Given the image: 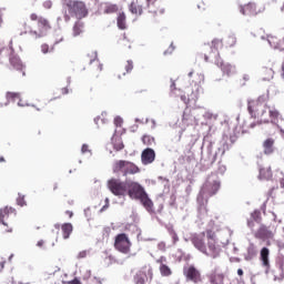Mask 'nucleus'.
I'll return each mask as SVG.
<instances>
[{
	"label": "nucleus",
	"instance_id": "obj_1",
	"mask_svg": "<svg viewBox=\"0 0 284 284\" xmlns=\"http://www.w3.org/2000/svg\"><path fill=\"white\" fill-rule=\"evenodd\" d=\"M237 139L239 132H236V126H233L232 130L227 129L224 131L220 142H216V139H214L212 134L205 135L203 144L200 146L201 150L206 148L205 152H202V158L200 160L202 170H210L217 159H223L225 152L232 149V145L236 143Z\"/></svg>",
	"mask_w": 284,
	"mask_h": 284
},
{
	"label": "nucleus",
	"instance_id": "obj_2",
	"mask_svg": "<svg viewBox=\"0 0 284 284\" xmlns=\"http://www.w3.org/2000/svg\"><path fill=\"white\" fill-rule=\"evenodd\" d=\"M221 190V179L217 173H211L197 194V213L200 216L207 214V199Z\"/></svg>",
	"mask_w": 284,
	"mask_h": 284
},
{
	"label": "nucleus",
	"instance_id": "obj_3",
	"mask_svg": "<svg viewBox=\"0 0 284 284\" xmlns=\"http://www.w3.org/2000/svg\"><path fill=\"white\" fill-rule=\"evenodd\" d=\"M126 196L132 199V201H140L149 214H154V202H152V199H150V195L141 183L129 180Z\"/></svg>",
	"mask_w": 284,
	"mask_h": 284
},
{
	"label": "nucleus",
	"instance_id": "obj_4",
	"mask_svg": "<svg viewBox=\"0 0 284 284\" xmlns=\"http://www.w3.org/2000/svg\"><path fill=\"white\" fill-rule=\"evenodd\" d=\"M268 110L271 123L276 125L278 123V116H281V113L275 108H270L267 105L264 106H256V102L254 100L247 101V111L252 119H258V116H265V113Z\"/></svg>",
	"mask_w": 284,
	"mask_h": 284
},
{
	"label": "nucleus",
	"instance_id": "obj_5",
	"mask_svg": "<svg viewBox=\"0 0 284 284\" xmlns=\"http://www.w3.org/2000/svg\"><path fill=\"white\" fill-rule=\"evenodd\" d=\"M206 253L205 256H210L211 258H219L221 256V245H219V239H216V233L212 230H206Z\"/></svg>",
	"mask_w": 284,
	"mask_h": 284
},
{
	"label": "nucleus",
	"instance_id": "obj_6",
	"mask_svg": "<svg viewBox=\"0 0 284 284\" xmlns=\"http://www.w3.org/2000/svg\"><path fill=\"white\" fill-rule=\"evenodd\" d=\"M130 180L121 181V179L112 178L108 180L106 187L113 194L121 199L122 196H128V185Z\"/></svg>",
	"mask_w": 284,
	"mask_h": 284
},
{
	"label": "nucleus",
	"instance_id": "obj_7",
	"mask_svg": "<svg viewBox=\"0 0 284 284\" xmlns=\"http://www.w3.org/2000/svg\"><path fill=\"white\" fill-rule=\"evenodd\" d=\"M119 172H122L123 176H128V174H139L141 169L133 162L120 160L113 163V173L119 174Z\"/></svg>",
	"mask_w": 284,
	"mask_h": 284
},
{
	"label": "nucleus",
	"instance_id": "obj_8",
	"mask_svg": "<svg viewBox=\"0 0 284 284\" xmlns=\"http://www.w3.org/2000/svg\"><path fill=\"white\" fill-rule=\"evenodd\" d=\"M67 8L69 10V14L71 17H75V19H84V17L88 14V8L85 7V3L81 1H70L67 3Z\"/></svg>",
	"mask_w": 284,
	"mask_h": 284
},
{
	"label": "nucleus",
	"instance_id": "obj_9",
	"mask_svg": "<svg viewBox=\"0 0 284 284\" xmlns=\"http://www.w3.org/2000/svg\"><path fill=\"white\" fill-rule=\"evenodd\" d=\"M199 121H201V108L184 110L182 115V122L184 125H199Z\"/></svg>",
	"mask_w": 284,
	"mask_h": 284
},
{
	"label": "nucleus",
	"instance_id": "obj_10",
	"mask_svg": "<svg viewBox=\"0 0 284 284\" xmlns=\"http://www.w3.org/2000/svg\"><path fill=\"white\" fill-rule=\"evenodd\" d=\"M114 247L115 250H118V252H121V254H129L130 248L132 247V242H130V237H128V234H118L115 236Z\"/></svg>",
	"mask_w": 284,
	"mask_h": 284
},
{
	"label": "nucleus",
	"instance_id": "obj_11",
	"mask_svg": "<svg viewBox=\"0 0 284 284\" xmlns=\"http://www.w3.org/2000/svg\"><path fill=\"white\" fill-rule=\"evenodd\" d=\"M215 64L217 65V68H220L223 77H234V74H236V65L230 63V62H225L223 60H221V58H216L215 59Z\"/></svg>",
	"mask_w": 284,
	"mask_h": 284
},
{
	"label": "nucleus",
	"instance_id": "obj_12",
	"mask_svg": "<svg viewBox=\"0 0 284 284\" xmlns=\"http://www.w3.org/2000/svg\"><path fill=\"white\" fill-rule=\"evenodd\" d=\"M205 234L206 233L203 232L201 234H193L190 237L192 245L195 247V250H197L202 254H207V245H205V239H204Z\"/></svg>",
	"mask_w": 284,
	"mask_h": 284
},
{
	"label": "nucleus",
	"instance_id": "obj_13",
	"mask_svg": "<svg viewBox=\"0 0 284 284\" xmlns=\"http://www.w3.org/2000/svg\"><path fill=\"white\" fill-rule=\"evenodd\" d=\"M191 87H192V92L190 95L186 97L185 94H182L180 97L181 101H183L185 105H190V103H196V101H199L201 84L195 82L194 84L191 83Z\"/></svg>",
	"mask_w": 284,
	"mask_h": 284
},
{
	"label": "nucleus",
	"instance_id": "obj_14",
	"mask_svg": "<svg viewBox=\"0 0 284 284\" xmlns=\"http://www.w3.org/2000/svg\"><path fill=\"white\" fill-rule=\"evenodd\" d=\"M39 26L40 28H42V30L40 31H29V34L31 37H33V39H41L43 37H45V34H48V30H50V22H48V20L45 18H41L39 20Z\"/></svg>",
	"mask_w": 284,
	"mask_h": 284
},
{
	"label": "nucleus",
	"instance_id": "obj_15",
	"mask_svg": "<svg viewBox=\"0 0 284 284\" xmlns=\"http://www.w3.org/2000/svg\"><path fill=\"white\" fill-rule=\"evenodd\" d=\"M265 8H262V10L260 9L256 11V3L253 2H248L247 4L240 7V12L244 17H256V14H260V12H263Z\"/></svg>",
	"mask_w": 284,
	"mask_h": 284
},
{
	"label": "nucleus",
	"instance_id": "obj_16",
	"mask_svg": "<svg viewBox=\"0 0 284 284\" xmlns=\"http://www.w3.org/2000/svg\"><path fill=\"white\" fill-rule=\"evenodd\" d=\"M152 268H143L141 271H138L134 275V283L135 284H145L146 281H152Z\"/></svg>",
	"mask_w": 284,
	"mask_h": 284
},
{
	"label": "nucleus",
	"instance_id": "obj_17",
	"mask_svg": "<svg viewBox=\"0 0 284 284\" xmlns=\"http://www.w3.org/2000/svg\"><path fill=\"white\" fill-rule=\"evenodd\" d=\"M156 159V152L152 148H146L141 153L142 165H150L154 163Z\"/></svg>",
	"mask_w": 284,
	"mask_h": 284
},
{
	"label": "nucleus",
	"instance_id": "obj_18",
	"mask_svg": "<svg viewBox=\"0 0 284 284\" xmlns=\"http://www.w3.org/2000/svg\"><path fill=\"white\" fill-rule=\"evenodd\" d=\"M200 116L204 119V121L201 122L202 125H209L211 128L212 123L219 119V114H214L203 108H200Z\"/></svg>",
	"mask_w": 284,
	"mask_h": 284
},
{
	"label": "nucleus",
	"instance_id": "obj_19",
	"mask_svg": "<svg viewBox=\"0 0 284 284\" xmlns=\"http://www.w3.org/2000/svg\"><path fill=\"white\" fill-rule=\"evenodd\" d=\"M209 281L211 284H232L231 282L225 283V274L219 272V268H214L209 274Z\"/></svg>",
	"mask_w": 284,
	"mask_h": 284
},
{
	"label": "nucleus",
	"instance_id": "obj_20",
	"mask_svg": "<svg viewBox=\"0 0 284 284\" xmlns=\"http://www.w3.org/2000/svg\"><path fill=\"white\" fill-rule=\"evenodd\" d=\"M255 239H260V241H268V239H274V232L270 231L265 224H262L255 233Z\"/></svg>",
	"mask_w": 284,
	"mask_h": 284
},
{
	"label": "nucleus",
	"instance_id": "obj_21",
	"mask_svg": "<svg viewBox=\"0 0 284 284\" xmlns=\"http://www.w3.org/2000/svg\"><path fill=\"white\" fill-rule=\"evenodd\" d=\"M184 275L187 281H192L193 283H199V281H201V273L194 266H190L186 270L184 268Z\"/></svg>",
	"mask_w": 284,
	"mask_h": 284
},
{
	"label": "nucleus",
	"instance_id": "obj_22",
	"mask_svg": "<svg viewBox=\"0 0 284 284\" xmlns=\"http://www.w3.org/2000/svg\"><path fill=\"white\" fill-rule=\"evenodd\" d=\"M274 143L275 141L273 138H268L263 142L262 148L266 156H272V154L276 151V148H274Z\"/></svg>",
	"mask_w": 284,
	"mask_h": 284
},
{
	"label": "nucleus",
	"instance_id": "obj_23",
	"mask_svg": "<svg viewBox=\"0 0 284 284\" xmlns=\"http://www.w3.org/2000/svg\"><path fill=\"white\" fill-rule=\"evenodd\" d=\"M9 214H14L17 215V209L14 207H8L6 206L4 209L0 210V223L1 225L8 226V223H6V216H8Z\"/></svg>",
	"mask_w": 284,
	"mask_h": 284
},
{
	"label": "nucleus",
	"instance_id": "obj_24",
	"mask_svg": "<svg viewBox=\"0 0 284 284\" xmlns=\"http://www.w3.org/2000/svg\"><path fill=\"white\" fill-rule=\"evenodd\" d=\"M257 255L258 250H256V245H254V243H250L246 250V254H244V258L246 261H254V258H256Z\"/></svg>",
	"mask_w": 284,
	"mask_h": 284
},
{
	"label": "nucleus",
	"instance_id": "obj_25",
	"mask_svg": "<svg viewBox=\"0 0 284 284\" xmlns=\"http://www.w3.org/2000/svg\"><path fill=\"white\" fill-rule=\"evenodd\" d=\"M9 61L14 70H23V62L21 61V58H19V55L11 53L9 57Z\"/></svg>",
	"mask_w": 284,
	"mask_h": 284
},
{
	"label": "nucleus",
	"instance_id": "obj_26",
	"mask_svg": "<svg viewBox=\"0 0 284 284\" xmlns=\"http://www.w3.org/2000/svg\"><path fill=\"white\" fill-rule=\"evenodd\" d=\"M260 258L264 267H270V248L267 246L262 247Z\"/></svg>",
	"mask_w": 284,
	"mask_h": 284
},
{
	"label": "nucleus",
	"instance_id": "obj_27",
	"mask_svg": "<svg viewBox=\"0 0 284 284\" xmlns=\"http://www.w3.org/2000/svg\"><path fill=\"white\" fill-rule=\"evenodd\" d=\"M85 27V24L83 23V21L78 20L75 21L74 26H73V32H72V37H79L81 34H83V28Z\"/></svg>",
	"mask_w": 284,
	"mask_h": 284
},
{
	"label": "nucleus",
	"instance_id": "obj_28",
	"mask_svg": "<svg viewBox=\"0 0 284 284\" xmlns=\"http://www.w3.org/2000/svg\"><path fill=\"white\" fill-rule=\"evenodd\" d=\"M62 230V236L64 240L70 239V234H72V230H74V227L72 226V223H64L61 226Z\"/></svg>",
	"mask_w": 284,
	"mask_h": 284
},
{
	"label": "nucleus",
	"instance_id": "obj_29",
	"mask_svg": "<svg viewBox=\"0 0 284 284\" xmlns=\"http://www.w3.org/2000/svg\"><path fill=\"white\" fill-rule=\"evenodd\" d=\"M258 179L260 181H270L272 179V169H260Z\"/></svg>",
	"mask_w": 284,
	"mask_h": 284
},
{
	"label": "nucleus",
	"instance_id": "obj_30",
	"mask_svg": "<svg viewBox=\"0 0 284 284\" xmlns=\"http://www.w3.org/2000/svg\"><path fill=\"white\" fill-rule=\"evenodd\" d=\"M116 23L119 30H125L128 26L125 24V12H120L116 18Z\"/></svg>",
	"mask_w": 284,
	"mask_h": 284
},
{
	"label": "nucleus",
	"instance_id": "obj_31",
	"mask_svg": "<svg viewBox=\"0 0 284 284\" xmlns=\"http://www.w3.org/2000/svg\"><path fill=\"white\" fill-rule=\"evenodd\" d=\"M114 12H119V7L116 4H104V11L103 14H114Z\"/></svg>",
	"mask_w": 284,
	"mask_h": 284
},
{
	"label": "nucleus",
	"instance_id": "obj_32",
	"mask_svg": "<svg viewBox=\"0 0 284 284\" xmlns=\"http://www.w3.org/2000/svg\"><path fill=\"white\" fill-rule=\"evenodd\" d=\"M7 102L4 103L6 106L10 105V101H17V99H21V94L17 92H7Z\"/></svg>",
	"mask_w": 284,
	"mask_h": 284
},
{
	"label": "nucleus",
	"instance_id": "obj_33",
	"mask_svg": "<svg viewBox=\"0 0 284 284\" xmlns=\"http://www.w3.org/2000/svg\"><path fill=\"white\" fill-rule=\"evenodd\" d=\"M223 40L220 39H214L212 41V47H211V52L212 54H214L215 57H219V45H222Z\"/></svg>",
	"mask_w": 284,
	"mask_h": 284
},
{
	"label": "nucleus",
	"instance_id": "obj_34",
	"mask_svg": "<svg viewBox=\"0 0 284 284\" xmlns=\"http://www.w3.org/2000/svg\"><path fill=\"white\" fill-rule=\"evenodd\" d=\"M116 136V131L115 133L113 134V136L111 138V141L113 143V148L114 150H116V152H121V150H123L125 148V145L123 144L122 141L120 142H114V138Z\"/></svg>",
	"mask_w": 284,
	"mask_h": 284
},
{
	"label": "nucleus",
	"instance_id": "obj_35",
	"mask_svg": "<svg viewBox=\"0 0 284 284\" xmlns=\"http://www.w3.org/2000/svg\"><path fill=\"white\" fill-rule=\"evenodd\" d=\"M160 272L162 276H172V270L166 264L160 265Z\"/></svg>",
	"mask_w": 284,
	"mask_h": 284
},
{
	"label": "nucleus",
	"instance_id": "obj_36",
	"mask_svg": "<svg viewBox=\"0 0 284 284\" xmlns=\"http://www.w3.org/2000/svg\"><path fill=\"white\" fill-rule=\"evenodd\" d=\"M266 101H267V95H260L257 98V100L254 101L255 108H263V106L267 105V104H265Z\"/></svg>",
	"mask_w": 284,
	"mask_h": 284
},
{
	"label": "nucleus",
	"instance_id": "obj_37",
	"mask_svg": "<svg viewBox=\"0 0 284 284\" xmlns=\"http://www.w3.org/2000/svg\"><path fill=\"white\" fill-rule=\"evenodd\" d=\"M168 232L173 241V244L176 245V243H179V234H176V231H174V227H169Z\"/></svg>",
	"mask_w": 284,
	"mask_h": 284
},
{
	"label": "nucleus",
	"instance_id": "obj_38",
	"mask_svg": "<svg viewBox=\"0 0 284 284\" xmlns=\"http://www.w3.org/2000/svg\"><path fill=\"white\" fill-rule=\"evenodd\" d=\"M251 219L255 221V223H261V210H254V212L251 213Z\"/></svg>",
	"mask_w": 284,
	"mask_h": 284
},
{
	"label": "nucleus",
	"instance_id": "obj_39",
	"mask_svg": "<svg viewBox=\"0 0 284 284\" xmlns=\"http://www.w3.org/2000/svg\"><path fill=\"white\" fill-rule=\"evenodd\" d=\"M142 143H144V145H152V143H154V136L143 135L142 136Z\"/></svg>",
	"mask_w": 284,
	"mask_h": 284
},
{
	"label": "nucleus",
	"instance_id": "obj_40",
	"mask_svg": "<svg viewBox=\"0 0 284 284\" xmlns=\"http://www.w3.org/2000/svg\"><path fill=\"white\" fill-rule=\"evenodd\" d=\"M227 45L230 48H234L236 45V36L235 34L229 36Z\"/></svg>",
	"mask_w": 284,
	"mask_h": 284
},
{
	"label": "nucleus",
	"instance_id": "obj_41",
	"mask_svg": "<svg viewBox=\"0 0 284 284\" xmlns=\"http://www.w3.org/2000/svg\"><path fill=\"white\" fill-rule=\"evenodd\" d=\"M216 172H217V174H221V176H223V174H225V172H227V166L225 164H222L221 162H219Z\"/></svg>",
	"mask_w": 284,
	"mask_h": 284
},
{
	"label": "nucleus",
	"instance_id": "obj_42",
	"mask_svg": "<svg viewBox=\"0 0 284 284\" xmlns=\"http://www.w3.org/2000/svg\"><path fill=\"white\" fill-rule=\"evenodd\" d=\"M156 3V0H145L144 10H149V12H152V6Z\"/></svg>",
	"mask_w": 284,
	"mask_h": 284
},
{
	"label": "nucleus",
	"instance_id": "obj_43",
	"mask_svg": "<svg viewBox=\"0 0 284 284\" xmlns=\"http://www.w3.org/2000/svg\"><path fill=\"white\" fill-rule=\"evenodd\" d=\"M17 204L20 205V207H23L24 205H27L26 196L21 195V193H19V195H18Z\"/></svg>",
	"mask_w": 284,
	"mask_h": 284
},
{
	"label": "nucleus",
	"instance_id": "obj_44",
	"mask_svg": "<svg viewBox=\"0 0 284 284\" xmlns=\"http://www.w3.org/2000/svg\"><path fill=\"white\" fill-rule=\"evenodd\" d=\"M115 128H121L123 125V118L121 115H116L113 121Z\"/></svg>",
	"mask_w": 284,
	"mask_h": 284
},
{
	"label": "nucleus",
	"instance_id": "obj_45",
	"mask_svg": "<svg viewBox=\"0 0 284 284\" xmlns=\"http://www.w3.org/2000/svg\"><path fill=\"white\" fill-rule=\"evenodd\" d=\"M263 123H270V120H260V121H257V122H252V123L250 124V128H251L252 130H254V128H256V125H263Z\"/></svg>",
	"mask_w": 284,
	"mask_h": 284
},
{
	"label": "nucleus",
	"instance_id": "obj_46",
	"mask_svg": "<svg viewBox=\"0 0 284 284\" xmlns=\"http://www.w3.org/2000/svg\"><path fill=\"white\" fill-rule=\"evenodd\" d=\"M125 70L126 72H132V70H134V63L132 62V60L126 61Z\"/></svg>",
	"mask_w": 284,
	"mask_h": 284
},
{
	"label": "nucleus",
	"instance_id": "obj_47",
	"mask_svg": "<svg viewBox=\"0 0 284 284\" xmlns=\"http://www.w3.org/2000/svg\"><path fill=\"white\" fill-rule=\"evenodd\" d=\"M129 10L132 14H136L139 12V9H136V6H134V2H132L130 6H129Z\"/></svg>",
	"mask_w": 284,
	"mask_h": 284
},
{
	"label": "nucleus",
	"instance_id": "obj_48",
	"mask_svg": "<svg viewBox=\"0 0 284 284\" xmlns=\"http://www.w3.org/2000/svg\"><path fill=\"white\" fill-rule=\"evenodd\" d=\"M41 52H42V54H48V52H50V45L42 44L41 45Z\"/></svg>",
	"mask_w": 284,
	"mask_h": 284
},
{
	"label": "nucleus",
	"instance_id": "obj_49",
	"mask_svg": "<svg viewBox=\"0 0 284 284\" xmlns=\"http://www.w3.org/2000/svg\"><path fill=\"white\" fill-rule=\"evenodd\" d=\"M94 61H99V53L97 51L93 52V58L90 60L89 64L92 65Z\"/></svg>",
	"mask_w": 284,
	"mask_h": 284
},
{
	"label": "nucleus",
	"instance_id": "obj_50",
	"mask_svg": "<svg viewBox=\"0 0 284 284\" xmlns=\"http://www.w3.org/2000/svg\"><path fill=\"white\" fill-rule=\"evenodd\" d=\"M173 52H174V44L171 43L168 50L164 51V55L172 54Z\"/></svg>",
	"mask_w": 284,
	"mask_h": 284
},
{
	"label": "nucleus",
	"instance_id": "obj_51",
	"mask_svg": "<svg viewBox=\"0 0 284 284\" xmlns=\"http://www.w3.org/2000/svg\"><path fill=\"white\" fill-rule=\"evenodd\" d=\"M171 93L174 94V92H176V82H174V80L171 79V87H170Z\"/></svg>",
	"mask_w": 284,
	"mask_h": 284
},
{
	"label": "nucleus",
	"instance_id": "obj_52",
	"mask_svg": "<svg viewBox=\"0 0 284 284\" xmlns=\"http://www.w3.org/2000/svg\"><path fill=\"white\" fill-rule=\"evenodd\" d=\"M85 152H92L88 144H82V148H81V154H85Z\"/></svg>",
	"mask_w": 284,
	"mask_h": 284
},
{
	"label": "nucleus",
	"instance_id": "obj_53",
	"mask_svg": "<svg viewBox=\"0 0 284 284\" xmlns=\"http://www.w3.org/2000/svg\"><path fill=\"white\" fill-rule=\"evenodd\" d=\"M43 8H45L47 10H50V8H52V2L50 0L44 1Z\"/></svg>",
	"mask_w": 284,
	"mask_h": 284
},
{
	"label": "nucleus",
	"instance_id": "obj_54",
	"mask_svg": "<svg viewBox=\"0 0 284 284\" xmlns=\"http://www.w3.org/2000/svg\"><path fill=\"white\" fill-rule=\"evenodd\" d=\"M254 220L253 219H248L247 220V227H250V230H254Z\"/></svg>",
	"mask_w": 284,
	"mask_h": 284
},
{
	"label": "nucleus",
	"instance_id": "obj_55",
	"mask_svg": "<svg viewBox=\"0 0 284 284\" xmlns=\"http://www.w3.org/2000/svg\"><path fill=\"white\" fill-rule=\"evenodd\" d=\"M84 216L85 219H90L92 216V213L90 212V207L84 209Z\"/></svg>",
	"mask_w": 284,
	"mask_h": 284
},
{
	"label": "nucleus",
	"instance_id": "obj_56",
	"mask_svg": "<svg viewBox=\"0 0 284 284\" xmlns=\"http://www.w3.org/2000/svg\"><path fill=\"white\" fill-rule=\"evenodd\" d=\"M85 256H88V251H81V252L78 254V258H85Z\"/></svg>",
	"mask_w": 284,
	"mask_h": 284
},
{
	"label": "nucleus",
	"instance_id": "obj_57",
	"mask_svg": "<svg viewBox=\"0 0 284 284\" xmlns=\"http://www.w3.org/2000/svg\"><path fill=\"white\" fill-rule=\"evenodd\" d=\"M173 143H179L181 141V133L176 134L173 139H172Z\"/></svg>",
	"mask_w": 284,
	"mask_h": 284
},
{
	"label": "nucleus",
	"instance_id": "obj_58",
	"mask_svg": "<svg viewBox=\"0 0 284 284\" xmlns=\"http://www.w3.org/2000/svg\"><path fill=\"white\" fill-rule=\"evenodd\" d=\"M69 284H81V280L74 277L72 281L69 282Z\"/></svg>",
	"mask_w": 284,
	"mask_h": 284
},
{
	"label": "nucleus",
	"instance_id": "obj_59",
	"mask_svg": "<svg viewBox=\"0 0 284 284\" xmlns=\"http://www.w3.org/2000/svg\"><path fill=\"white\" fill-rule=\"evenodd\" d=\"M276 243H277V247L280 250H284V242L283 241H277Z\"/></svg>",
	"mask_w": 284,
	"mask_h": 284
},
{
	"label": "nucleus",
	"instance_id": "obj_60",
	"mask_svg": "<svg viewBox=\"0 0 284 284\" xmlns=\"http://www.w3.org/2000/svg\"><path fill=\"white\" fill-rule=\"evenodd\" d=\"M108 207H110V204H104V205L100 209V213L105 212V210H108Z\"/></svg>",
	"mask_w": 284,
	"mask_h": 284
},
{
	"label": "nucleus",
	"instance_id": "obj_61",
	"mask_svg": "<svg viewBox=\"0 0 284 284\" xmlns=\"http://www.w3.org/2000/svg\"><path fill=\"white\" fill-rule=\"evenodd\" d=\"M143 10H145V8L143 6L138 7V12L140 16L143 14Z\"/></svg>",
	"mask_w": 284,
	"mask_h": 284
},
{
	"label": "nucleus",
	"instance_id": "obj_62",
	"mask_svg": "<svg viewBox=\"0 0 284 284\" xmlns=\"http://www.w3.org/2000/svg\"><path fill=\"white\" fill-rule=\"evenodd\" d=\"M261 210L264 212L265 214V210H267V202H264L262 205H261Z\"/></svg>",
	"mask_w": 284,
	"mask_h": 284
},
{
	"label": "nucleus",
	"instance_id": "obj_63",
	"mask_svg": "<svg viewBox=\"0 0 284 284\" xmlns=\"http://www.w3.org/2000/svg\"><path fill=\"white\" fill-rule=\"evenodd\" d=\"M62 94H70V90L68 89V87L62 88Z\"/></svg>",
	"mask_w": 284,
	"mask_h": 284
},
{
	"label": "nucleus",
	"instance_id": "obj_64",
	"mask_svg": "<svg viewBox=\"0 0 284 284\" xmlns=\"http://www.w3.org/2000/svg\"><path fill=\"white\" fill-rule=\"evenodd\" d=\"M64 21H70V16L68 14V11H64Z\"/></svg>",
	"mask_w": 284,
	"mask_h": 284
}]
</instances>
